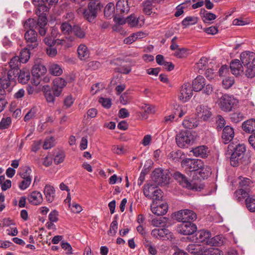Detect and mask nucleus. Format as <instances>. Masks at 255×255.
<instances>
[{"label": "nucleus", "mask_w": 255, "mask_h": 255, "mask_svg": "<svg viewBox=\"0 0 255 255\" xmlns=\"http://www.w3.org/2000/svg\"><path fill=\"white\" fill-rule=\"evenodd\" d=\"M67 84L66 81H53L52 88L48 85H44L38 90H42L48 103H54L55 97H59L61 95L63 89Z\"/></svg>", "instance_id": "nucleus-1"}, {"label": "nucleus", "mask_w": 255, "mask_h": 255, "mask_svg": "<svg viewBox=\"0 0 255 255\" xmlns=\"http://www.w3.org/2000/svg\"><path fill=\"white\" fill-rule=\"evenodd\" d=\"M32 2L36 7L35 12L39 17L38 24L41 27L39 34L43 36L46 33L45 26L47 24V18L46 12L49 10V7L46 5L45 0H32Z\"/></svg>", "instance_id": "nucleus-2"}, {"label": "nucleus", "mask_w": 255, "mask_h": 255, "mask_svg": "<svg viewBox=\"0 0 255 255\" xmlns=\"http://www.w3.org/2000/svg\"><path fill=\"white\" fill-rule=\"evenodd\" d=\"M102 5L98 0H91L89 3L87 8L84 9L83 15L89 22H92L97 16L98 12L101 10Z\"/></svg>", "instance_id": "nucleus-3"}, {"label": "nucleus", "mask_w": 255, "mask_h": 255, "mask_svg": "<svg viewBox=\"0 0 255 255\" xmlns=\"http://www.w3.org/2000/svg\"><path fill=\"white\" fill-rule=\"evenodd\" d=\"M238 100L233 96L223 95L219 100V106L224 112H230L237 106Z\"/></svg>", "instance_id": "nucleus-4"}, {"label": "nucleus", "mask_w": 255, "mask_h": 255, "mask_svg": "<svg viewBox=\"0 0 255 255\" xmlns=\"http://www.w3.org/2000/svg\"><path fill=\"white\" fill-rule=\"evenodd\" d=\"M175 139L178 146L184 148L188 147L194 141V135L189 130H182L177 134Z\"/></svg>", "instance_id": "nucleus-5"}, {"label": "nucleus", "mask_w": 255, "mask_h": 255, "mask_svg": "<svg viewBox=\"0 0 255 255\" xmlns=\"http://www.w3.org/2000/svg\"><path fill=\"white\" fill-rule=\"evenodd\" d=\"M181 164L187 173L197 172L199 168L203 165V162L200 159L185 158L181 161Z\"/></svg>", "instance_id": "nucleus-6"}, {"label": "nucleus", "mask_w": 255, "mask_h": 255, "mask_svg": "<svg viewBox=\"0 0 255 255\" xmlns=\"http://www.w3.org/2000/svg\"><path fill=\"white\" fill-rule=\"evenodd\" d=\"M246 151V148L244 144H239L236 146L230 158V162L232 166L236 167L238 165L239 161L243 158Z\"/></svg>", "instance_id": "nucleus-7"}, {"label": "nucleus", "mask_w": 255, "mask_h": 255, "mask_svg": "<svg viewBox=\"0 0 255 255\" xmlns=\"http://www.w3.org/2000/svg\"><path fill=\"white\" fill-rule=\"evenodd\" d=\"M174 177L183 187L190 190H194L196 191L198 190L199 189H201V188L198 187L197 184L194 182H189L185 176L179 172L177 171L175 172L174 174Z\"/></svg>", "instance_id": "nucleus-8"}, {"label": "nucleus", "mask_w": 255, "mask_h": 255, "mask_svg": "<svg viewBox=\"0 0 255 255\" xmlns=\"http://www.w3.org/2000/svg\"><path fill=\"white\" fill-rule=\"evenodd\" d=\"M192 88L195 92H202L206 95H210L213 92V86L206 81H192Z\"/></svg>", "instance_id": "nucleus-9"}, {"label": "nucleus", "mask_w": 255, "mask_h": 255, "mask_svg": "<svg viewBox=\"0 0 255 255\" xmlns=\"http://www.w3.org/2000/svg\"><path fill=\"white\" fill-rule=\"evenodd\" d=\"M176 220L184 223L185 222H192L197 219L196 214L193 211L188 209L180 210L175 214Z\"/></svg>", "instance_id": "nucleus-10"}, {"label": "nucleus", "mask_w": 255, "mask_h": 255, "mask_svg": "<svg viewBox=\"0 0 255 255\" xmlns=\"http://www.w3.org/2000/svg\"><path fill=\"white\" fill-rule=\"evenodd\" d=\"M152 180L159 185L167 184L169 180V176L167 172L160 169H156L152 173Z\"/></svg>", "instance_id": "nucleus-11"}, {"label": "nucleus", "mask_w": 255, "mask_h": 255, "mask_svg": "<svg viewBox=\"0 0 255 255\" xmlns=\"http://www.w3.org/2000/svg\"><path fill=\"white\" fill-rule=\"evenodd\" d=\"M193 91L191 84L189 82L185 83L181 86L178 96L179 100L183 103L188 101L193 95Z\"/></svg>", "instance_id": "nucleus-12"}, {"label": "nucleus", "mask_w": 255, "mask_h": 255, "mask_svg": "<svg viewBox=\"0 0 255 255\" xmlns=\"http://www.w3.org/2000/svg\"><path fill=\"white\" fill-rule=\"evenodd\" d=\"M197 230L196 225L192 222H185L181 223L178 226V231L184 235H190L193 234Z\"/></svg>", "instance_id": "nucleus-13"}, {"label": "nucleus", "mask_w": 255, "mask_h": 255, "mask_svg": "<svg viewBox=\"0 0 255 255\" xmlns=\"http://www.w3.org/2000/svg\"><path fill=\"white\" fill-rule=\"evenodd\" d=\"M37 37V33L34 29H29L26 31L24 38L29 48L34 49L38 46Z\"/></svg>", "instance_id": "nucleus-14"}, {"label": "nucleus", "mask_w": 255, "mask_h": 255, "mask_svg": "<svg viewBox=\"0 0 255 255\" xmlns=\"http://www.w3.org/2000/svg\"><path fill=\"white\" fill-rule=\"evenodd\" d=\"M151 234L153 237L162 240H172L173 238V234L166 228L154 229L152 230Z\"/></svg>", "instance_id": "nucleus-15"}, {"label": "nucleus", "mask_w": 255, "mask_h": 255, "mask_svg": "<svg viewBox=\"0 0 255 255\" xmlns=\"http://www.w3.org/2000/svg\"><path fill=\"white\" fill-rule=\"evenodd\" d=\"M196 110L198 118L204 121L210 119L212 115L210 109L205 105L198 106Z\"/></svg>", "instance_id": "nucleus-16"}, {"label": "nucleus", "mask_w": 255, "mask_h": 255, "mask_svg": "<svg viewBox=\"0 0 255 255\" xmlns=\"http://www.w3.org/2000/svg\"><path fill=\"white\" fill-rule=\"evenodd\" d=\"M152 212L157 216L165 215L168 211V205L166 203H159L152 202L151 205Z\"/></svg>", "instance_id": "nucleus-17"}, {"label": "nucleus", "mask_w": 255, "mask_h": 255, "mask_svg": "<svg viewBox=\"0 0 255 255\" xmlns=\"http://www.w3.org/2000/svg\"><path fill=\"white\" fill-rule=\"evenodd\" d=\"M240 59L245 67L251 64L255 66V53L253 52H242L240 54Z\"/></svg>", "instance_id": "nucleus-18"}, {"label": "nucleus", "mask_w": 255, "mask_h": 255, "mask_svg": "<svg viewBox=\"0 0 255 255\" xmlns=\"http://www.w3.org/2000/svg\"><path fill=\"white\" fill-rule=\"evenodd\" d=\"M230 67L232 73L236 76L243 72L242 63H241L239 59H236L232 60L230 63Z\"/></svg>", "instance_id": "nucleus-19"}, {"label": "nucleus", "mask_w": 255, "mask_h": 255, "mask_svg": "<svg viewBox=\"0 0 255 255\" xmlns=\"http://www.w3.org/2000/svg\"><path fill=\"white\" fill-rule=\"evenodd\" d=\"M27 200L31 204L38 205L42 202L43 197L40 192L35 191L28 195Z\"/></svg>", "instance_id": "nucleus-20"}, {"label": "nucleus", "mask_w": 255, "mask_h": 255, "mask_svg": "<svg viewBox=\"0 0 255 255\" xmlns=\"http://www.w3.org/2000/svg\"><path fill=\"white\" fill-rule=\"evenodd\" d=\"M234 136V129L232 127L228 126L225 127L223 130L222 135L223 142L225 144L228 143L233 139Z\"/></svg>", "instance_id": "nucleus-21"}, {"label": "nucleus", "mask_w": 255, "mask_h": 255, "mask_svg": "<svg viewBox=\"0 0 255 255\" xmlns=\"http://www.w3.org/2000/svg\"><path fill=\"white\" fill-rule=\"evenodd\" d=\"M155 3L156 0H144L141 3L143 12L147 15L151 14L153 12Z\"/></svg>", "instance_id": "nucleus-22"}, {"label": "nucleus", "mask_w": 255, "mask_h": 255, "mask_svg": "<svg viewBox=\"0 0 255 255\" xmlns=\"http://www.w3.org/2000/svg\"><path fill=\"white\" fill-rule=\"evenodd\" d=\"M47 71L46 67L40 64H35L31 70L32 76L36 78H40L45 75Z\"/></svg>", "instance_id": "nucleus-23"}, {"label": "nucleus", "mask_w": 255, "mask_h": 255, "mask_svg": "<svg viewBox=\"0 0 255 255\" xmlns=\"http://www.w3.org/2000/svg\"><path fill=\"white\" fill-rule=\"evenodd\" d=\"M191 152L195 156L206 158L208 155L209 150L206 146L202 145L193 148Z\"/></svg>", "instance_id": "nucleus-24"}, {"label": "nucleus", "mask_w": 255, "mask_h": 255, "mask_svg": "<svg viewBox=\"0 0 255 255\" xmlns=\"http://www.w3.org/2000/svg\"><path fill=\"white\" fill-rule=\"evenodd\" d=\"M242 128L247 133H255V119H251L247 120L242 124Z\"/></svg>", "instance_id": "nucleus-25"}, {"label": "nucleus", "mask_w": 255, "mask_h": 255, "mask_svg": "<svg viewBox=\"0 0 255 255\" xmlns=\"http://www.w3.org/2000/svg\"><path fill=\"white\" fill-rule=\"evenodd\" d=\"M19 69H10L6 71H4L2 73H4V76L0 77V80H18Z\"/></svg>", "instance_id": "nucleus-26"}, {"label": "nucleus", "mask_w": 255, "mask_h": 255, "mask_svg": "<svg viewBox=\"0 0 255 255\" xmlns=\"http://www.w3.org/2000/svg\"><path fill=\"white\" fill-rule=\"evenodd\" d=\"M196 241L197 242L204 243L207 244V242L211 237L210 232L205 230H200L196 234Z\"/></svg>", "instance_id": "nucleus-27"}, {"label": "nucleus", "mask_w": 255, "mask_h": 255, "mask_svg": "<svg viewBox=\"0 0 255 255\" xmlns=\"http://www.w3.org/2000/svg\"><path fill=\"white\" fill-rule=\"evenodd\" d=\"M44 193L48 202L51 203L54 201L55 196V190L52 186L46 185L44 189Z\"/></svg>", "instance_id": "nucleus-28"}, {"label": "nucleus", "mask_w": 255, "mask_h": 255, "mask_svg": "<svg viewBox=\"0 0 255 255\" xmlns=\"http://www.w3.org/2000/svg\"><path fill=\"white\" fill-rule=\"evenodd\" d=\"M78 57L81 60H86L90 56L89 50L86 45L81 44L77 48Z\"/></svg>", "instance_id": "nucleus-29"}, {"label": "nucleus", "mask_w": 255, "mask_h": 255, "mask_svg": "<svg viewBox=\"0 0 255 255\" xmlns=\"http://www.w3.org/2000/svg\"><path fill=\"white\" fill-rule=\"evenodd\" d=\"M116 10L120 14H127L129 10L127 0H119L116 4Z\"/></svg>", "instance_id": "nucleus-30"}, {"label": "nucleus", "mask_w": 255, "mask_h": 255, "mask_svg": "<svg viewBox=\"0 0 255 255\" xmlns=\"http://www.w3.org/2000/svg\"><path fill=\"white\" fill-rule=\"evenodd\" d=\"M38 19L37 21H36L33 18H29L25 21L24 23V27L25 29H33L34 28L37 29L39 32L41 27H40V25L38 24Z\"/></svg>", "instance_id": "nucleus-31"}, {"label": "nucleus", "mask_w": 255, "mask_h": 255, "mask_svg": "<svg viewBox=\"0 0 255 255\" xmlns=\"http://www.w3.org/2000/svg\"><path fill=\"white\" fill-rule=\"evenodd\" d=\"M202 166V167L199 168L197 173H198L200 176V177H199V178L204 179L205 178H207L210 175L211 173V169L209 166L205 165L204 163L203 165Z\"/></svg>", "instance_id": "nucleus-32"}, {"label": "nucleus", "mask_w": 255, "mask_h": 255, "mask_svg": "<svg viewBox=\"0 0 255 255\" xmlns=\"http://www.w3.org/2000/svg\"><path fill=\"white\" fill-rule=\"evenodd\" d=\"M139 20L142 21L141 23L139 24L140 25H141V24L144 23L143 16L141 18L140 17L136 18L134 15H130L127 18V22L132 27L138 26Z\"/></svg>", "instance_id": "nucleus-33"}, {"label": "nucleus", "mask_w": 255, "mask_h": 255, "mask_svg": "<svg viewBox=\"0 0 255 255\" xmlns=\"http://www.w3.org/2000/svg\"><path fill=\"white\" fill-rule=\"evenodd\" d=\"M246 205L248 209L251 212H255V196H249L245 200Z\"/></svg>", "instance_id": "nucleus-34"}, {"label": "nucleus", "mask_w": 255, "mask_h": 255, "mask_svg": "<svg viewBox=\"0 0 255 255\" xmlns=\"http://www.w3.org/2000/svg\"><path fill=\"white\" fill-rule=\"evenodd\" d=\"M223 240L222 236L220 235L216 236L213 238H210L207 242V245L211 246H219L223 244Z\"/></svg>", "instance_id": "nucleus-35"}, {"label": "nucleus", "mask_w": 255, "mask_h": 255, "mask_svg": "<svg viewBox=\"0 0 255 255\" xmlns=\"http://www.w3.org/2000/svg\"><path fill=\"white\" fill-rule=\"evenodd\" d=\"M249 190L241 188L240 189L237 190L234 192V196L236 199L238 201H240L243 199L245 198H247L249 195Z\"/></svg>", "instance_id": "nucleus-36"}, {"label": "nucleus", "mask_w": 255, "mask_h": 255, "mask_svg": "<svg viewBox=\"0 0 255 255\" xmlns=\"http://www.w3.org/2000/svg\"><path fill=\"white\" fill-rule=\"evenodd\" d=\"M208 59L205 57H202L201 58L199 62L196 64V69L198 70V73L202 74L203 70L205 69L208 64Z\"/></svg>", "instance_id": "nucleus-37"}, {"label": "nucleus", "mask_w": 255, "mask_h": 255, "mask_svg": "<svg viewBox=\"0 0 255 255\" xmlns=\"http://www.w3.org/2000/svg\"><path fill=\"white\" fill-rule=\"evenodd\" d=\"M115 11V5L112 2H109L107 4L104 9L105 16L108 18H110L114 14Z\"/></svg>", "instance_id": "nucleus-38"}, {"label": "nucleus", "mask_w": 255, "mask_h": 255, "mask_svg": "<svg viewBox=\"0 0 255 255\" xmlns=\"http://www.w3.org/2000/svg\"><path fill=\"white\" fill-rule=\"evenodd\" d=\"M240 181L239 183V187L241 188L249 190L248 187H250L252 183V181L248 178L240 176L239 177Z\"/></svg>", "instance_id": "nucleus-39"}, {"label": "nucleus", "mask_w": 255, "mask_h": 255, "mask_svg": "<svg viewBox=\"0 0 255 255\" xmlns=\"http://www.w3.org/2000/svg\"><path fill=\"white\" fill-rule=\"evenodd\" d=\"M30 53L27 48L23 49L20 53L19 58L22 63H26L30 58Z\"/></svg>", "instance_id": "nucleus-40"}, {"label": "nucleus", "mask_w": 255, "mask_h": 255, "mask_svg": "<svg viewBox=\"0 0 255 255\" xmlns=\"http://www.w3.org/2000/svg\"><path fill=\"white\" fill-rule=\"evenodd\" d=\"M30 73L27 68L19 69L18 80H30Z\"/></svg>", "instance_id": "nucleus-41"}, {"label": "nucleus", "mask_w": 255, "mask_h": 255, "mask_svg": "<svg viewBox=\"0 0 255 255\" xmlns=\"http://www.w3.org/2000/svg\"><path fill=\"white\" fill-rule=\"evenodd\" d=\"M156 189L152 185L147 184L144 186L143 193L144 195L147 198L151 199L153 194Z\"/></svg>", "instance_id": "nucleus-42"}, {"label": "nucleus", "mask_w": 255, "mask_h": 255, "mask_svg": "<svg viewBox=\"0 0 255 255\" xmlns=\"http://www.w3.org/2000/svg\"><path fill=\"white\" fill-rule=\"evenodd\" d=\"M73 32L75 35L79 38H83L85 36L84 30L78 25H74L73 27Z\"/></svg>", "instance_id": "nucleus-43"}, {"label": "nucleus", "mask_w": 255, "mask_h": 255, "mask_svg": "<svg viewBox=\"0 0 255 255\" xmlns=\"http://www.w3.org/2000/svg\"><path fill=\"white\" fill-rule=\"evenodd\" d=\"M246 70L245 71V74L248 78H253L255 76V66L253 64L246 66Z\"/></svg>", "instance_id": "nucleus-44"}, {"label": "nucleus", "mask_w": 255, "mask_h": 255, "mask_svg": "<svg viewBox=\"0 0 255 255\" xmlns=\"http://www.w3.org/2000/svg\"><path fill=\"white\" fill-rule=\"evenodd\" d=\"M201 248L199 245L191 244L188 245L187 250L193 255H199Z\"/></svg>", "instance_id": "nucleus-45"}, {"label": "nucleus", "mask_w": 255, "mask_h": 255, "mask_svg": "<svg viewBox=\"0 0 255 255\" xmlns=\"http://www.w3.org/2000/svg\"><path fill=\"white\" fill-rule=\"evenodd\" d=\"M21 62L20 61L19 57L15 56L12 57L10 61L8 62L10 68L12 69H19V66Z\"/></svg>", "instance_id": "nucleus-46"}, {"label": "nucleus", "mask_w": 255, "mask_h": 255, "mask_svg": "<svg viewBox=\"0 0 255 255\" xmlns=\"http://www.w3.org/2000/svg\"><path fill=\"white\" fill-rule=\"evenodd\" d=\"M197 22V18L194 16H187L182 21V24L185 27L190 25H193Z\"/></svg>", "instance_id": "nucleus-47"}, {"label": "nucleus", "mask_w": 255, "mask_h": 255, "mask_svg": "<svg viewBox=\"0 0 255 255\" xmlns=\"http://www.w3.org/2000/svg\"><path fill=\"white\" fill-rule=\"evenodd\" d=\"M62 72L63 71L61 67L57 64H53L50 68V72L54 76H60L62 73Z\"/></svg>", "instance_id": "nucleus-48"}, {"label": "nucleus", "mask_w": 255, "mask_h": 255, "mask_svg": "<svg viewBox=\"0 0 255 255\" xmlns=\"http://www.w3.org/2000/svg\"><path fill=\"white\" fill-rule=\"evenodd\" d=\"M11 124V119L10 117L3 118L0 122V129L8 128Z\"/></svg>", "instance_id": "nucleus-49"}, {"label": "nucleus", "mask_w": 255, "mask_h": 255, "mask_svg": "<svg viewBox=\"0 0 255 255\" xmlns=\"http://www.w3.org/2000/svg\"><path fill=\"white\" fill-rule=\"evenodd\" d=\"M244 119V115L241 112H236L233 113L231 116V121L235 123H238Z\"/></svg>", "instance_id": "nucleus-50"}, {"label": "nucleus", "mask_w": 255, "mask_h": 255, "mask_svg": "<svg viewBox=\"0 0 255 255\" xmlns=\"http://www.w3.org/2000/svg\"><path fill=\"white\" fill-rule=\"evenodd\" d=\"M60 29L62 33L64 34H69L73 31V27L68 22H63L60 26Z\"/></svg>", "instance_id": "nucleus-51"}, {"label": "nucleus", "mask_w": 255, "mask_h": 255, "mask_svg": "<svg viewBox=\"0 0 255 255\" xmlns=\"http://www.w3.org/2000/svg\"><path fill=\"white\" fill-rule=\"evenodd\" d=\"M10 85V81H0V90L4 92V97H6V90L10 91L9 86Z\"/></svg>", "instance_id": "nucleus-52"}, {"label": "nucleus", "mask_w": 255, "mask_h": 255, "mask_svg": "<svg viewBox=\"0 0 255 255\" xmlns=\"http://www.w3.org/2000/svg\"><path fill=\"white\" fill-rule=\"evenodd\" d=\"M216 18V15L211 12L205 11L203 16V21L206 23H209L210 21L214 20Z\"/></svg>", "instance_id": "nucleus-53"}, {"label": "nucleus", "mask_w": 255, "mask_h": 255, "mask_svg": "<svg viewBox=\"0 0 255 255\" xmlns=\"http://www.w3.org/2000/svg\"><path fill=\"white\" fill-rule=\"evenodd\" d=\"M99 102L106 109H109L112 105L111 100L109 98L100 97L99 99Z\"/></svg>", "instance_id": "nucleus-54"}, {"label": "nucleus", "mask_w": 255, "mask_h": 255, "mask_svg": "<svg viewBox=\"0 0 255 255\" xmlns=\"http://www.w3.org/2000/svg\"><path fill=\"white\" fill-rule=\"evenodd\" d=\"M118 229V222L117 218L115 217V219L111 223L110 225V229L108 231V234L115 235L117 233Z\"/></svg>", "instance_id": "nucleus-55"}, {"label": "nucleus", "mask_w": 255, "mask_h": 255, "mask_svg": "<svg viewBox=\"0 0 255 255\" xmlns=\"http://www.w3.org/2000/svg\"><path fill=\"white\" fill-rule=\"evenodd\" d=\"M163 192L160 189H156L153 194V196L151 198L153 199V202L157 203V201L160 200L162 198Z\"/></svg>", "instance_id": "nucleus-56"}, {"label": "nucleus", "mask_w": 255, "mask_h": 255, "mask_svg": "<svg viewBox=\"0 0 255 255\" xmlns=\"http://www.w3.org/2000/svg\"><path fill=\"white\" fill-rule=\"evenodd\" d=\"M54 145V139L53 137H51L50 138L46 139L45 140L43 147L44 149H48Z\"/></svg>", "instance_id": "nucleus-57"}, {"label": "nucleus", "mask_w": 255, "mask_h": 255, "mask_svg": "<svg viewBox=\"0 0 255 255\" xmlns=\"http://www.w3.org/2000/svg\"><path fill=\"white\" fill-rule=\"evenodd\" d=\"M141 108L144 110L145 113L148 114H153L155 112V107L152 105L143 104Z\"/></svg>", "instance_id": "nucleus-58"}, {"label": "nucleus", "mask_w": 255, "mask_h": 255, "mask_svg": "<svg viewBox=\"0 0 255 255\" xmlns=\"http://www.w3.org/2000/svg\"><path fill=\"white\" fill-rule=\"evenodd\" d=\"M74 39V37L69 36L68 38V40L70 41V43L67 42L66 40L65 39H58L57 43V44L64 45L65 47L69 48L72 46L71 42L73 41Z\"/></svg>", "instance_id": "nucleus-59"}, {"label": "nucleus", "mask_w": 255, "mask_h": 255, "mask_svg": "<svg viewBox=\"0 0 255 255\" xmlns=\"http://www.w3.org/2000/svg\"><path fill=\"white\" fill-rule=\"evenodd\" d=\"M31 182V178L23 179L22 181L19 184V188L24 190L30 185Z\"/></svg>", "instance_id": "nucleus-60"}, {"label": "nucleus", "mask_w": 255, "mask_h": 255, "mask_svg": "<svg viewBox=\"0 0 255 255\" xmlns=\"http://www.w3.org/2000/svg\"><path fill=\"white\" fill-rule=\"evenodd\" d=\"M225 120L220 115L217 116V119L216 121L217 128L218 130H221L225 125Z\"/></svg>", "instance_id": "nucleus-61"}, {"label": "nucleus", "mask_w": 255, "mask_h": 255, "mask_svg": "<svg viewBox=\"0 0 255 255\" xmlns=\"http://www.w3.org/2000/svg\"><path fill=\"white\" fill-rule=\"evenodd\" d=\"M118 74H127L129 73L131 71V68L129 66H122L116 69Z\"/></svg>", "instance_id": "nucleus-62"}, {"label": "nucleus", "mask_w": 255, "mask_h": 255, "mask_svg": "<svg viewBox=\"0 0 255 255\" xmlns=\"http://www.w3.org/2000/svg\"><path fill=\"white\" fill-rule=\"evenodd\" d=\"M219 74L220 77H224L227 76L229 74V68L226 65L221 66L219 69Z\"/></svg>", "instance_id": "nucleus-63"}, {"label": "nucleus", "mask_w": 255, "mask_h": 255, "mask_svg": "<svg viewBox=\"0 0 255 255\" xmlns=\"http://www.w3.org/2000/svg\"><path fill=\"white\" fill-rule=\"evenodd\" d=\"M205 255H223V252L217 248L211 249L206 251Z\"/></svg>", "instance_id": "nucleus-64"}]
</instances>
